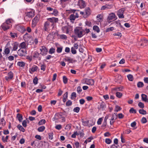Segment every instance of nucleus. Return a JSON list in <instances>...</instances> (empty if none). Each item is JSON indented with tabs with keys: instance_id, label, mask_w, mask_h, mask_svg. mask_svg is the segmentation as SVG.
I'll list each match as a JSON object with an SVG mask.
<instances>
[{
	"instance_id": "57",
	"label": "nucleus",
	"mask_w": 148,
	"mask_h": 148,
	"mask_svg": "<svg viewBox=\"0 0 148 148\" xmlns=\"http://www.w3.org/2000/svg\"><path fill=\"white\" fill-rule=\"evenodd\" d=\"M38 79L37 77H35L33 80V82L35 85H36L38 83Z\"/></svg>"
},
{
	"instance_id": "39",
	"label": "nucleus",
	"mask_w": 148,
	"mask_h": 148,
	"mask_svg": "<svg viewBox=\"0 0 148 148\" xmlns=\"http://www.w3.org/2000/svg\"><path fill=\"white\" fill-rule=\"evenodd\" d=\"M127 77L129 81H133L134 78L133 76L132 75L129 74L127 75Z\"/></svg>"
},
{
	"instance_id": "21",
	"label": "nucleus",
	"mask_w": 148,
	"mask_h": 148,
	"mask_svg": "<svg viewBox=\"0 0 148 148\" xmlns=\"http://www.w3.org/2000/svg\"><path fill=\"white\" fill-rule=\"evenodd\" d=\"M1 27L3 30L5 31L10 28V26L5 23L1 25Z\"/></svg>"
},
{
	"instance_id": "46",
	"label": "nucleus",
	"mask_w": 148,
	"mask_h": 148,
	"mask_svg": "<svg viewBox=\"0 0 148 148\" xmlns=\"http://www.w3.org/2000/svg\"><path fill=\"white\" fill-rule=\"evenodd\" d=\"M105 142L106 144H110L111 143L112 141L110 139L107 138L105 139Z\"/></svg>"
},
{
	"instance_id": "35",
	"label": "nucleus",
	"mask_w": 148,
	"mask_h": 148,
	"mask_svg": "<svg viewBox=\"0 0 148 148\" xmlns=\"http://www.w3.org/2000/svg\"><path fill=\"white\" fill-rule=\"evenodd\" d=\"M67 95L68 93L67 92H66L64 95L63 97V101L64 103L66 102V100L67 98Z\"/></svg>"
},
{
	"instance_id": "64",
	"label": "nucleus",
	"mask_w": 148,
	"mask_h": 148,
	"mask_svg": "<svg viewBox=\"0 0 148 148\" xmlns=\"http://www.w3.org/2000/svg\"><path fill=\"white\" fill-rule=\"evenodd\" d=\"M55 128L58 130H60L62 128V125H61L59 124L56 125Z\"/></svg>"
},
{
	"instance_id": "61",
	"label": "nucleus",
	"mask_w": 148,
	"mask_h": 148,
	"mask_svg": "<svg viewBox=\"0 0 148 148\" xmlns=\"http://www.w3.org/2000/svg\"><path fill=\"white\" fill-rule=\"evenodd\" d=\"M138 106L140 108H143L144 107V105L142 102H140L138 103Z\"/></svg>"
},
{
	"instance_id": "29",
	"label": "nucleus",
	"mask_w": 148,
	"mask_h": 148,
	"mask_svg": "<svg viewBox=\"0 0 148 148\" xmlns=\"http://www.w3.org/2000/svg\"><path fill=\"white\" fill-rule=\"evenodd\" d=\"M16 117L17 118L18 121L20 122H21L23 119V116L22 114L18 113L17 114Z\"/></svg>"
},
{
	"instance_id": "11",
	"label": "nucleus",
	"mask_w": 148,
	"mask_h": 148,
	"mask_svg": "<svg viewBox=\"0 0 148 148\" xmlns=\"http://www.w3.org/2000/svg\"><path fill=\"white\" fill-rule=\"evenodd\" d=\"M38 69V67L37 66L34 65L29 68V71L30 73L33 74L34 72L37 71Z\"/></svg>"
},
{
	"instance_id": "3",
	"label": "nucleus",
	"mask_w": 148,
	"mask_h": 148,
	"mask_svg": "<svg viewBox=\"0 0 148 148\" xmlns=\"http://www.w3.org/2000/svg\"><path fill=\"white\" fill-rule=\"evenodd\" d=\"M94 81L93 79L87 78L83 79L81 82V83L82 84H86L92 86L94 85Z\"/></svg>"
},
{
	"instance_id": "28",
	"label": "nucleus",
	"mask_w": 148,
	"mask_h": 148,
	"mask_svg": "<svg viewBox=\"0 0 148 148\" xmlns=\"http://www.w3.org/2000/svg\"><path fill=\"white\" fill-rule=\"evenodd\" d=\"M18 42H15L13 44V49L12 51H16L18 49Z\"/></svg>"
},
{
	"instance_id": "7",
	"label": "nucleus",
	"mask_w": 148,
	"mask_h": 148,
	"mask_svg": "<svg viewBox=\"0 0 148 148\" xmlns=\"http://www.w3.org/2000/svg\"><path fill=\"white\" fill-rule=\"evenodd\" d=\"M15 28L16 29L21 33H23L26 31L25 28L20 24L16 25Z\"/></svg>"
},
{
	"instance_id": "14",
	"label": "nucleus",
	"mask_w": 148,
	"mask_h": 148,
	"mask_svg": "<svg viewBox=\"0 0 148 148\" xmlns=\"http://www.w3.org/2000/svg\"><path fill=\"white\" fill-rule=\"evenodd\" d=\"M81 8H84L86 6L85 2L83 0H79L77 4Z\"/></svg>"
},
{
	"instance_id": "12",
	"label": "nucleus",
	"mask_w": 148,
	"mask_h": 148,
	"mask_svg": "<svg viewBox=\"0 0 148 148\" xmlns=\"http://www.w3.org/2000/svg\"><path fill=\"white\" fill-rule=\"evenodd\" d=\"M50 22L48 21H46L44 23V29L47 32L48 31L50 27Z\"/></svg>"
},
{
	"instance_id": "49",
	"label": "nucleus",
	"mask_w": 148,
	"mask_h": 148,
	"mask_svg": "<svg viewBox=\"0 0 148 148\" xmlns=\"http://www.w3.org/2000/svg\"><path fill=\"white\" fill-rule=\"evenodd\" d=\"M114 29V28L113 27H110L109 28L106 29V32H108L110 31H112Z\"/></svg>"
},
{
	"instance_id": "22",
	"label": "nucleus",
	"mask_w": 148,
	"mask_h": 148,
	"mask_svg": "<svg viewBox=\"0 0 148 148\" xmlns=\"http://www.w3.org/2000/svg\"><path fill=\"white\" fill-rule=\"evenodd\" d=\"M112 7V6L111 5L106 4L104 5H103L101 7V10H104L108 9H111Z\"/></svg>"
},
{
	"instance_id": "38",
	"label": "nucleus",
	"mask_w": 148,
	"mask_h": 148,
	"mask_svg": "<svg viewBox=\"0 0 148 148\" xmlns=\"http://www.w3.org/2000/svg\"><path fill=\"white\" fill-rule=\"evenodd\" d=\"M55 51V49L53 47H51L49 51V53L50 54H52L54 53Z\"/></svg>"
},
{
	"instance_id": "23",
	"label": "nucleus",
	"mask_w": 148,
	"mask_h": 148,
	"mask_svg": "<svg viewBox=\"0 0 148 148\" xmlns=\"http://www.w3.org/2000/svg\"><path fill=\"white\" fill-rule=\"evenodd\" d=\"M112 24H114L117 27H122V26L121 24L120 21L119 20L114 21V22L112 23Z\"/></svg>"
},
{
	"instance_id": "2",
	"label": "nucleus",
	"mask_w": 148,
	"mask_h": 148,
	"mask_svg": "<svg viewBox=\"0 0 148 148\" xmlns=\"http://www.w3.org/2000/svg\"><path fill=\"white\" fill-rule=\"evenodd\" d=\"M76 10H70V12L73 13V14H71L70 16L69 19L71 22L73 23L75 19L78 18L79 16V11L76 12Z\"/></svg>"
},
{
	"instance_id": "52",
	"label": "nucleus",
	"mask_w": 148,
	"mask_h": 148,
	"mask_svg": "<svg viewBox=\"0 0 148 148\" xmlns=\"http://www.w3.org/2000/svg\"><path fill=\"white\" fill-rule=\"evenodd\" d=\"M63 83L64 84H66L68 82V79L65 76H63Z\"/></svg>"
},
{
	"instance_id": "56",
	"label": "nucleus",
	"mask_w": 148,
	"mask_h": 148,
	"mask_svg": "<svg viewBox=\"0 0 148 148\" xmlns=\"http://www.w3.org/2000/svg\"><path fill=\"white\" fill-rule=\"evenodd\" d=\"M60 37L61 39H66L67 38L66 36L64 34H61L60 35Z\"/></svg>"
},
{
	"instance_id": "32",
	"label": "nucleus",
	"mask_w": 148,
	"mask_h": 148,
	"mask_svg": "<svg viewBox=\"0 0 148 148\" xmlns=\"http://www.w3.org/2000/svg\"><path fill=\"white\" fill-rule=\"evenodd\" d=\"M118 117V115L117 113H114L112 114V117L111 118V119L114 120L115 121V120Z\"/></svg>"
},
{
	"instance_id": "45",
	"label": "nucleus",
	"mask_w": 148,
	"mask_h": 148,
	"mask_svg": "<svg viewBox=\"0 0 148 148\" xmlns=\"http://www.w3.org/2000/svg\"><path fill=\"white\" fill-rule=\"evenodd\" d=\"M77 97V95L76 92H73L71 95V99H75Z\"/></svg>"
},
{
	"instance_id": "15",
	"label": "nucleus",
	"mask_w": 148,
	"mask_h": 148,
	"mask_svg": "<svg viewBox=\"0 0 148 148\" xmlns=\"http://www.w3.org/2000/svg\"><path fill=\"white\" fill-rule=\"evenodd\" d=\"M55 45L57 48L56 51L57 52L59 53H61L62 51L63 47L58 43H56Z\"/></svg>"
},
{
	"instance_id": "59",
	"label": "nucleus",
	"mask_w": 148,
	"mask_h": 148,
	"mask_svg": "<svg viewBox=\"0 0 148 148\" xmlns=\"http://www.w3.org/2000/svg\"><path fill=\"white\" fill-rule=\"evenodd\" d=\"M71 53L73 54H75L77 53V51L73 47L71 48Z\"/></svg>"
},
{
	"instance_id": "20",
	"label": "nucleus",
	"mask_w": 148,
	"mask_h": 148,
	"mask_svg": "<svg viewBox=\"0 0 148 148\" xmlns=\"http://www.w3.org/2000/svg\"><path fill=\"white\" fill-rule=\"evenodd\" d=\"M69 27L68 26H64L62 27V30L63 33L68 34L69 33Z\"/></svg>"
},
{
	"instance_id": "34",
	"label": "nucleus",
	"mask_w": 148,
	"mask_h": 148,
	"mask_svg": "<svg viewBox=\"0 0 148 148\" xmlns=\"http://www.w3.org/2000/svg\"><path fill=\"white\" fill-rule=\"evenodd\" d=\"M93 29L94 30L96 31L97 33H99L100 32V29L99 27L97 25H94L93 27Z\"/></svg>"
},
{
	"instance_id": "9",
	"label": "nucleus",
	"mask_w": 148,
	"mask_h": 148,
	"mask_svg": "<svg viewBox=\"0 0 148 148\" xmlns=\"http://www.w3.org/2000/svg\"><path fill=\"white\" fill-rule=\"evenodd\" d=\"M10 47L9 43H8L5 47L4 52V54L7 55L10 53Z\"/></svg>"
},
{
	"instance_id": "4",
	"label": "nucleus",
	"mask_w": 148,
	"mask_h": 148,
	"mask_svg": "<svg viewBox=\"0 0 148 148\" xmlns=\"http://www.w3.org/2000/svg\"><path fill=\"white\" fill-rule=\"evenodd\" d=\"M54 118L56 120H60V121L61 122H64L65 121V118L62 114L59 113L56 114L55 115Z\"/></svg>"
},
{
	"instance_id": "41",
	"label": "nucleus",
	"mask_w": 148,
	"mask_h": 148,
	"mask_svg": "<svg viewBox=\"0 0 148 148\" xmlns=\"http://www.w3.org/2000/svg\"><path fill=\"white\" fill-rule=\"evenodd\" d=\"M17 65L19 66L23 67L25 65V63L23 62H18L17 63Z\"/></svg>"
},
{
	"instance_id": "42",
	"label": "nucleus",
	"mask_w": 148,
	"mask_h": 148,
	"mask_svg": "<svg viewBox=\"0 0 148 148\" xmlns=\"http://www.w3.org/2000/svg\"><path fill=\"white\" fill-rule=\"evenodd\" d=\"M139 113L145 115L147 114L146 111L143 109H141L139 110Z\"/></svg>"
},
{
	"instance_id": "47",
	"label": "nucleus",
	"mask_w": 148,
	"mask_h": 148,
	"mask_svg": "<svg viewBox=\"0 0 148 148\" xmlns=\"http://www.w3.org/2000/svg\"><path fill=\"white\" fill-rule=\"evenodd\" d=\"M144 86V84L143 82H139L137 83V86L138 88H140L143 87Z\"/></svg>"
},
{
	"instance_id": "10",
	"label": "nucleus",
	"mask_w": 148,
	"mask_h": 148,
	"mask_svg": "<svg viewBox=\"0 0 148 148\" xmlns=\"http://www.w3.org/2000/svg\"><path fill=\"white\" fill-rule=\"evenodd\" d=\"M13 77V73L11 71L9 72L7 75L5 77V80L7 81H9L12 79Z\"/></svg>"
},
{
	"instance_id": "16",
	"label": "nucleus",
	"mask_w": 148,
	"mask_h": 148,
	"mask_svg": "<svg viewBox=\"0 0 148 148\" xmlns=\"http://www.w3.org/2000/svg\"><path fill=\"white\" fill-rule=\"evenodd\" d=\"M116 16L114 13H111L110 14L108 17V20L111 21L115 19Z\"/></svg>"
},
{
	"instance_id": "60",
	"label": "nucleus",
	"mask_w": 148,
	"mask_h": 148,
	"mask_svg": "<svg viewBox=\"0 0 148 148\" xmlns=\"http://www.w3.org/2000/svg\"><path fill=\"white\" fill-rule=\"evenodd\" d=\"M53 132H50L49 134V139L51 140L53 139Z\"/></svg>"
},
{
	"instance_id": "24",
	"label": "nucleus",
	"mask_w": 148,
	"mask_h": 148,
	"mask_svg": "<svg viewBox=\"0 0 148 148\" xmlns=\"http://www.w3.org/2000/svg\"><path fill=\"white\" fill-rule=\"evenodd\" d=\"M53 32H52V33H50L49 34L47 38V40H51L54 38V36L53 35Z\"/></svg>"
},
{
	"instance_id": "33",
	"label": "nucleus",
	"mask_w": 148,
	"mask_h": 148,
	"mask_svg": "<svg viewBox=\"0 0 148 148\" xmlns=\"http://www.w3.org/2000/svg\"><path fill=\"white\" fill-rule=\"evenodd\" d=\"M17 128L23 132H24L25 131V129L20 125H18L17 126Z\"/></svg>"
},
{
	"instance_id": "40",
	"label": "nucleus",
	"mask_w": 148,
	"mask_h": 148,
	"mask_svg": "<svg viewBox=\"0 0 148 148\" xmlns=\"http://www.w3.org/2000/svg\"><path fill=\"white\" fill-rule=\"evenodd\" d=\"M45 129V127L44 126H41L39 127L38 129V130L39 132H42Z\"/></svg>"
},
{
	"instance_id": "31",
	"label": "nucleus",
	"mask_w": 148,
	"mask_h": 148,
	"mask_svg": "<svg viewBox=\"0 0 148 148\" xmlns=\"http://www.w3.org/2000/svg\"><path fill=\"white\" fill-rule=\"evenodd\" d=\"M59 14L58 11L56 9H53V12L52 13V14L55 16H57Z\"/></svg>"
},
{
	"instance_id": "63",
	"label": "nucleus",
	"mask_w": 148,
	"mask_h": 148,
	"mask_svg": "<svg viewBox=\"0 0 148 148\" xmlns=\"http://www.w3.org/2000/svg\"><path fill=\"white\" fill-rule=\"evenodd\" d=\"M141 122L143 123H145L147 122V120L145 117H143L141 119Z\"/></svg>"
},
{
	"instance_id": "26",
	"label": "nucleus",
	"mask_w": 148,
	"mask_h": 148,
	"mask_svg": "<svg viewBox=\"0 0 148 148\" xmlns=\"http://www.w3.org/2000/svg\"><path fill=\"white\" fill-rule=\"evenodd\" d=\"M142 100L145 102H148V99L147 98V96L145 94L141 95Z\"/></svg>"
},
{
	"instance_id": "25",
	"label": "nucleus",
	"mask_w": 148,
	"mask_h": 148,
	"mask_svg": "<svg viewBox=\"0 0 148 148\" xmlns=\"http://www.w3.org/2000/svg\"><path fill=\"white\" fill-rule=\"evenodd\" d=\"M84 13L87 16H89L90 14L91 10L89 7L86 8L85 9Z\"/></svg>"
},
{
	"instance_id": "30",
	"label": "nucleus",
	"mask_w": 148,
	"mask_h": 148,
	"mask_svg": "<svg viewBox=\"0 0 148 148\" xmlns=\"http://www.w3.org/2000/svg\"><path fill=\"white\" fill-rule=\"evenodd\" d=\"M19 47H21V49H25L26 48V44L25 42H23L20 43Z\"/></svg>"
},
{
	"instance_id": "50",
	"label": "nucleus",
	"mask_w": 148,
	"mask_h": 148,
	"mask_svg": "<svg viewBox=\"0 0 148 148\" xmlns=\"http://www.w3.org/2000/svg\"><path fill=\"white\" fill-rule=\"evenodd\" d=\"M116 96L119 98H120L122 96V94L121 92H117L116 93Z\"/></svg>"
},
{
	"instance_id": "48",
	"label": "nucleus",
	"mask_w": 148,
	"mask_h": 148,
	"mask_svg": "<svg viewBox=\"0 0 148 148\" xmlns=\"http://www.w3.org/2000/svg\"><path fill=\"white\" fill-rule=\"evenodd\" d=\"M72 104V102L71 101L69 100L67 101L66 103V106H71Z\"/></svg>"
},
{
	"instance_id": "5",
	"label": "nucleus",
	"mask_w": 148,
	"mask_h": 148,
	"mask_svg": "<svg viewBox=\"0 0 148 148\" xmlns=\"http://www.w3.org/2000/svg\"><path fill=\"white\" fill-rule=\"evenodd\" d=\"M40 54L42 56L46 55L47 54L48 50L45 46H42L40 47Z\"/></svg>"
},
{
	"instance_id": "19",
	"label": "nucleus",
	"mask_w": 148,
	"mask_h": 148,
	"mask_svg": "<svg viewBox=\"0 0 148 148\" xmlns=\"http://www.w3.org/2000/svg\"><path fill=\"white\" fill-rule=\"evenodd\" d=\"M17 53L19 56H23L26 54V51L25 50H24L22 49H20L18 50Z\"/></svg>"
},
{
	"instance_id": "37",
	"label": "nucleus",
	"mask_w": 148,
	"mask_h": 148,
	"mask_svg": "<svg viewBox=\"0 0 148 148\" xmlns=\"http://www.w3.org/2000/svg\"><path fill=\"white\" fill-rule=\"evenodd\" d=\"M5 121L3 118H2L0 120V125L4 126L5 125Z\"/></svg>"
},
{
	"instance_id": "44",
	"label": "nucleus",
	"mask_w": 148,
	"mask_h": 148,
	"mask_svg": "<svg viewBox=\"0 0 148 148\" xmlns=\"http://www.w3.org/2000/svg\"><path fill=\"white\" fill-rule=\"evenodd\" d=\"M121 110V108L120 107L116 105L114 110V111L115 112H118L120 111Z\"/></svg>"
},
{
	"instance_id": "58",
	"label": "nucleus",
	"mask_w": 148,
	"mask_h": 148,
	"mask_svg": "<svg viewBox=\"0 0 148 148\" xmlns=\"http://www.w3.org/2000/svg\"><path fill=\"white\" fill-rule=\"evenodd\" d=\"M71 124H69L66 126L65 129L68 130H69L71 128Z\"/></svg>"
},
{
	"instance_id": "53",
	"label": "nucleus",
	"mask_w": 148,
	"mask_h": 148,
	"mask_svg": "<svg viewBox=\"0 0 148 148\" xmlns=\"http://www.w3.org/2000/svg\"><path fill=\"white\" fill-rule=\"evenodd\" d=\"M40 67L41 70H42L43 71H45L46 66L45 64H42L40 66Z\"/></svg>"
},
{
	"instance_id": "55",
	"label": "nucleus",
	"mask_w": 148,
	"mask_h": 148,
	"mask_svg": "<svg viewBox=\"0 0 148 148\" xmlns=\"http://www.w3.org/2000/svg\"><path fill=\"white\" fill-rule=\"evenodd\" d=\"M80 110V108L79 107H77L74 108L73 110L74 112L76 113H78Z\"/></svg>"
},
{
	"instance_id": "27",
	"label": "nucleus",
	"mask_w": 148,
	"mask_h": 148,
	"mask_svg": "<svg viewBox=\"0 0 148 148\" xmlns=\"http://www.w3.org/2000/svg\"><path fill=\"white\" fill-rule=\"evenodd\" d=\"M40 53L37 51L34 52L33 57L35 58H38L39 60H40L41 58L39 57Z\"/></svg>"
},
{
	"instance_id": "6",
	"label": "nucleus",
	"mask_w": 148,
	"mask_h": 148,
	"mask_svg": "<svg viewBox=\"0 0 148 148\" xmlns=\"http://www.w3.org/2000/svg\"><path fill=\"white\" fill-rule=\"evenodd\" d=\"M26 16L29 18L33 17L35 15V11L33 9H31L28 11L26 13Z\"/></svg>"
},
{
	"instance_id": "36",
	"label": "nucleus",
	"mask_w": 148,
	"mask_h": 148,
	"mask_svg": "<svg viewBox=\"0 0 148 148\" xmlns=\"http://www.w3.org/2000/svg\"><path fill=\"white\" fill-rule=\"evenodd\" d=\"M97 21L99 22H101L102 21V16L100 14H98L97 16Z\"/></svg>"
},
{
	"instance_id": "62",
	"label": "nucleus",
	"mask_w": 148,
	"mask_h": 148,
	"mask_svg": "<svg viewBox=\"0 0 148 148\" xmlns=\"http://www.w3.org/2000/svg\"><path fill=\"white\" fill-rule=\"evenodd\" d=\"M82 91V90L81 87L80 86H78L77 89V91L78 93L80 94Z\"/></svg>"
},
{
	"instance_id": "51",
	"label": "nucleus",
	"mask_w": 148,
	"mask_h": 148,
	"mask_svg": "<svg viewBox=\"0 0 148 148\" xmlns=\"http://www.w3.org/2000/svg\"><path fill=\"white\" fill-rule=\"evenodd\" d=\"M129 112L130 113H136V111L133 108H132L130 109Z\"/></svg>"
},
{
	"instance_id": "13",
	"label": "nucleus",
	"mask_w": 148,
	"mask_h": 148,
	"mask_svg": "<svg viewBox=\"0 0 148 148\" xmlns=\"http://www.w3.org/2000/svg\"><path fill=\"white\" fill-rule=\"evenodd\" d=\"M47 20L48 21L50 22L53 24L57 22L58 21V18L53 17L47 18Z\"/></svg>"
},
{
	"instance_id": "18",
	"label": "nucleus",
	"mask_w": 148,
	"mask_h": 148,
	"mask_svg": "<svg viewBox=\"0 0 148 148\" xmlns=\"http://www.w3.org/2000/svg\"><path fill=\"white\" fill-rule=\"evenodd\" d=\"M70 1L71 0H60V4L62 8H64L65 7L66 3Z\"/></svg>"
},
{
	"instance_id": "17",
	"label": "nucleus",
	"mask_w": 148,
	"mask_h": 148,
	"mask_svg": "<svg viewBox=\"0 0 148 148\" xmlns=\"http://www.w3.org/2000/svg\"><path fill=\"white\" fill-rule=\"evenodd\" d=\"M32 36L30 35L27 33L25 34L23 36V38L25 41H27L28 43V42L30 39H32Z\"/></svg>"
},
{
	"instance_id": "54",
	"label": "nucleus",
	"mask_w": 148,
	"mask_h": 148,
	"mask_svg": "<svg viewBox=\"0 0 148 148\" xmlns=\"http://www.w3.org/2000/svg\"><path fill=\"white\" fill-rule=\"evenodd\" d=\"M45 123V119H42L40 120L38 123L39 125H42L44 124Z\"/></svg>"
},
{
	"instance_id": "8",
	"label": "nucleus",
	"mask_w": 148,
	"mask_h": 148,
	"mask_svg": "<svg viewBox=\"0 0 148 148\" xmlns=\"http://www.w3.org/2000/svg\"><path fill=\"white\" fill-rule=\"evenodd\" d=\"M125 9L124 8H122L120 9L118 11L117 15L119 18H124L123 15L124 12L125 11Z\"/></svg>"
},
{
	"instance_id": "43",
	"label": "nucleus",
	"mask_w": 148,
	"mask_h": 148,
	"mask_svg": "<svg viewBox=\"0 0 148 148\" xmlns=\"http://www.w3.org/2000/svg\"><path fill=\"white\" fill-rule=\"evenodd\" d=\"M8 137V136H6L5 137L4 136H2V141L4 142H7Z\"/></svg>"
},
{
	"instance_id": "1",
	"label": "nucleus",
	"mask_w": 148,
	"mask_h": 148,
	"mask_svg": "<svg viewBox=\"0 0 148 148\" xmlns=\"http://www.w3.org/2000/svg\"><path fill=\"white\" fill-rule=\"evenodd\" d=\"M84 31V29L80 27H76L74 30L75 34L79 38L82 37L85 35Z\"/></svg>"
}]
</instances>
